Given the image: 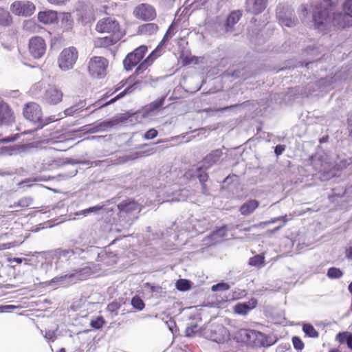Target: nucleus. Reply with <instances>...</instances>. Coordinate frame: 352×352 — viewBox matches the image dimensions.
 <instances>
[{
	"label": "nucleus",
	"instance_id": "1",
	"mask_svg": "<svg viewBox=\"0 0 352 352\" xmlns=\"http://www.w3.org/2000/svg\"><path fill=\"white\" fill-rule=\"evenodd\" d=\"M309 6L312 9V21L314 28L322 30L331 21L340 28L352 26V17L345 12L334 14L333 12V3L331 0H309Z\"/></svg>",
	"mask_w": 352,
	"mask_h": 352
},
{
	"label": "nucleus",
	"instance_id": "2",
	"mask_svg": "<svg viewBox=\"0 0 352 352\" xmlns=\"http://www.w3.org/2000/svg\"><path fill=\"white\" fill-rule=\"evenodd\" d=\"M99 248L94 245L86 246L85 248L74 247L72 248L54 250L52 258L56 260L55 268L58 270L61 265L66 263L68 265H78L80 260L94 259L98 256Z\"/></svg>",
	"mask_w": 352,
	"mask_h": 352
},
{
	"label": "nucleus",
	"instance_id": "3",
	"mask_svg": "<svg viewBox=\"0 0 352 352\" xmlns=\"http://www.w3.org/2000/svg\"><path fill=\"white\" fill-rule=\"evenodd\" d=\"M238 333L242 342L254 348L269 347L277 341L275 337L254 329H241Z\"/></svg>",
	"mask_w": 352,
	"mask_h": 352
},
{
	"label": "nucleus",
	"instance_id": "4",
	"mask_svg": "<svg viewBox=\"0 0 352 352\" xmlns=\"http://www.w3.org/2000/svg\"><path fill=\"white\" fill-rule=\"evenodd\" d=\"M118 219L124 228H128L138 218L141 206L132 199H126L117 205Z\"/></svg>",
	"mask_w": 352,
	"mask_h": 352
},
{
	"label": "nucleus",
	"instance_id": "5",
	"mask_svg": "<svg viewBox=\"0 0 352 352\" xmlns=\"http://www.w3.org/2000/svg\"><path fill=\"white\" fill-rule=\"evenodd\" d=\"M23 115L27 120L36 126L34 131L41 129L55 120L52 116L43 118L41 107L38 104L34 102H30L24 104Z\"/></svg>",
	"mask_w": 352,
	"mask_h": 352
},
{
	"label": "nucleus",
	"instance_id": "6",
	"mask_svg": "<svg viewBox=\"0 0 352 352\" xmlns=\"http://www.w3.org/2000/svg\"><path fill=\"white\" fill-rule=\"evenodd\" d=\"M127 114L128 116L126 114L118 115L112 118L102 122H96L85 125L80 127L78 131H73V133L83 132L85 133H96L104 131L107 129L111 128L120 123H125L129 117L132 116V114H129V113H127Z\"/></svg>",
	"mask_w": 352,
	"mask_h": 352
},
{
	"label": "nucleus",
	"instance_id": "7",
	"mask_svg": "<svg viewBox=\"0 0 352 352\" xmlns=\"http://www.w3.org/2000/svg\"><path fill=\"white\" fill-rule=\"evenodd\" d=\"M322 46L317 44L307 46L302 52V55L307 58L299 63V67H305L307 71L311 70L309 74L315 76L318 70H315L314 66L316 67L320 62L318 56L322 53Z\"/></svg>",
	"mask_w": 352,
	"mask_h": 352
},
{
	"label": "nucleus",
	"instance_id": "8",
	"mask_svg": "<svg viewBox=\"0 0 352 352\" xmlns=\"http://www.w3.org/2000/svg\"><path fill=\"white\" fill-rule=\"evenodd\" d=\"M276 16L282 26L293 28L298 23L294 10L287 5L278 4L276 8Z\"/></svg>",
	"mask_w": 352,
	"mask_h": 352
},
{
	"label": "nucleus",
	"instance_id": "9",
	"mask_svg": "<svg viewBox=\"0 0 352 352\" xmlns=\"http://www.w3.org/2000/svg\"><path fill=\"white\" fill-rule=\"evenodd\" d=\"M205 337L211 341L223 344L230 340V332L223 325H212L211 328L204 332Z\"/></svg>",
	"mask_w": 352,
	"mask_h": 352
},
{
	"label": "nucleus",
	"instance_id": "10",
	"mask_svg": "<svg viewBox=\"0 0 352 352\" xmlns=\"http://www.w3.org/2000/svg\"><path fill=\"white\" fill-rule=\"evenodd\" d=\"M78 59V51L76 47L64 49L59 55L58 63L59 67L64 71L73 68Z\"/></svg>",
	"mask_w": 352,
	"mask_h": 352
},
{
	"label": "nucleus",
	"instance_id": "11",
	"mask_svg": "<svg viewBox=\"0 0 352 352\" xmlns=\"http://www.w3.org/2000/svg\"><path fill=\"white\" fill-rule=\"evenodd\" d=\"M107 66L108 61L105 58L94 56L89 63L88 71L92 77L102 78L106 76Z\"/></svg>",
	"mask_w": 352,
	"mask_h": 352
},
{
	"label": "nucleus",
	"instance_id": "12",
	"mask_svg": "<svg viewBox=\"0 0 352 352\" xmlns=\"http://www.w3.org/2000/svg\"><path fill=\"white\" fill-rule=\"evenodd\" d=\"M166 95H163L151 103L144 106L141 109L135 112L136 114L140 115L143 118H147L154 115L155 113L163 109Z\"/></svg>",
	"mask_w": 352,
	"mask_h": 352
},
{
	"label": "nucleus",
	"instance_id": "13",
	"mask_svg": "<svg viewBox=\"0 0 352 352\" xmlns=\"http://www.w3.org/2000/svg\"><path fill=\"white\" fill-rule=\"evenodd\" d=\"M35 6L29 1H15L10 6V10L17 16H30L35 11Z\"/></svg>",
	"mask_w": 352,
	"mask_h": 352
},
{
	"label": "nucleus",
	"instance_id": "14",
	"mask_svg": "<svg viewBox=\"0 0 352 352\" xmlns=\"http://www.w3.org/2000/svg\"><path fill=\"white\" fill-rule=\"evenodd\" d=\"M29 51L34 58H41L46 51V44L44 39L41 36L32 37L29 41Z\"/></svg>",
	"mask_w": 352,
	"mask_h": 352
},
{
	"label": "nucleus",
	"instance_id": "15",
	"mask_svg": "<svg viewBox=\"0 0 352 352\" xmlns=\"http://www.w3.org/2000/svg\"><path fill=\"white\" fill-rule=\"evenodd\" d=\"M96 30L100 33L116 34L120 30V25L116 19L107 17L100 20L96 28Z\"/></svg>",
	"mask_w": 352,
	"mask_h": 352
},
{
	"label": "nucleus",
	"instance_id": "16",
	"mask_svg": "<svg viewBox=\"0 0 352 352\" xmlns=\"http://www.w3.org/2000/svg\"><path fill=\"white\" fill-rule=\"evenodd\" d=\"M135 15L144 21H151L156 17L154 8L146 3H142L134 10Z\"/></svg>",
	"mask_w": 352,
	"mask_h": 352
},
{
	"label": "nucleus",
	"instance_id": "17",
	"mask_svg": "<svg viewBox=\"0 0 352 352\" xmlns=\"http://www.w3.org/2000/svg\"><path fill=\"white\" fill-rule=\"evenodd\" d=\"M267 3L268 0H245V8L248 13L258 15L266 9Z\"/></svg>",
	"mask_w": 352,
	"mask_h": 352
},
{
	"label": "nucleus",
	"instance_id": "18",
	"mask_svg": "<svg viewBox=\"0 0 352 352\" xmlns=\"http://www.w3.org/2000/svg\"><path fill=\"white\" fill-rule=\"evenodd\" d=\"M243 16L241 10H234L226 16L223 23L225 33L232 32L234 30V25L239 21Z\"/></svg>",
	"mask_w": 352,
	"mask_h": 352
},
{
	"label": "nucleus",
	"instance_id": "19",
	"mask_svg": "<svg viewBox=\"0 0 352 352\" xmlns=\"http://www.w3.org/2000/svg\"><path fill=\"white\" fill-rule=\"evenodd\" d=\"M14 122V112L9 104L0 101V126L10 125Z\"/></svg>",
	"mask_w": 352,
	"mask_h": 352
},
{
	"label": "nucleus",
	"instance_id": "20",
	"mask_svg": "<svg viewBox=\"0 0 352 352\" xmlns=\"http://www.w3.org/2000/svg\"><path fill=\"white\" fill-rule=\"evenodd\" d=\"M63 94L56 87L47 89L43 95V100L49 104H57L62 101Z\"/></svg>",
	"mask_w": 352,
	"mask_h": 352
},
{
	"label": "nucleus",
	"instance_id": "21",
	"mask_svg": "<svg viewBox=\"0 0 352 352\" xmlns=\"http://www.w3.org/2000/svg\"><path fill=\"white\" fill-rule=\"evenodd\" d=\"M257 304V299L252 298L248 301L236 303L234 307V311L239 315L245 316L254 309Z\"/></svg>",
	"mask_w": 352,
	"mask_h": 352
},
{
	"label": "nucleus",
	"instance_id": "22",
	"mask_svg": "<svg viewBox=\"0 0 352 352\" xmlns=\"http://www.w3.org/2000/svg\"><path fill=\"white\" fill-rule=\"evenodd\" d=\"M223 153L221 148H217L211 151L207 154L201 160L206 167L211 168L214 164H217L223 156Z\"/></svg>",
	"mask_w": 352,
	"mask_h": 352
},
{
	"label": "nucleus",
	"instance_id": "23",
	"mask_svg": "<svg viewBox=\"0 0 352 352\" xmlns=\"http://www.w3.org/2000/svg\"><path fill=\"white\" fill-rule=\"evenodd\" d=\"M37 16L38 20L45 25L53 24L58 21V12L52 10L40 11Z\"/></svg>",
	"mask_w": 352,
	"mask_h": 352
},
{
	"label": "nucleus",
	"instance_id": "24",
	"mask_svg": "<svg viewBox=\"0 0 352 352\" xmlns=\"http://www.w3.org/2000/svg\"><path fill=\"white\" fill-rule=\"evenodd\" d=\"M74 280V275L72 272L71 273H67L60 276H56L54 277L52 279H51L50 281L47 282L46 283L48 285L56 286L64 284H69Z\"/></svg>",
	"mask_w": 352,
	"mask_h": 352
},
{
	"label": "nucleus",
	"instance_id": "25",
	"mask_svg": "<svg viewBox=\"0 0 352 352\" xmlns=\"http://www.w3.org/2000/svg\"><path fill=\"white\" fill-rule=\"evenodd\" d=\"M259 201L256 199H248L240 206L239 211L243 216L250 215L259 206Z\"/></svg>",
	"mask_w": 352,
	"mask_h": 352
},
{
	"label": "nucleus",
	"instance_id": "26",
	"mask_svg": "<svg viewBox=\"0 0 352 352\" xmlns=\"http://www.w3.org/2000/svg\"><path fill=\"white\" fill-rule=\"evenodd\" d=\"M32 146L30 144H15L13 146H5L2 151L5 154L12 155L14 154H21L25 153Z\"/></svg>",
	"mask_w": 352,
	"mask_h": 352
},
{
	"label": "nucleus",
	"instance_id": "27",
	"mask_svg": "<svg viewBox=\"0 0 352 352\" xmlns=\"http://www.w3.org/2000/svg\"><path fill=\"white\" fill-rule=\"evenodd\" d=\"M337 177V170L334 168L327 169L325 167H323L317 173V177L321 182H327Z\"/></svg>",
	"mask_w": 352,
	"mask_h": 352
},
{
	"label": "nucleus",
	"instance_id": "28",
	"mask_svg": "<svg viewBox=\"0 0 352 352\" xmlns=\"http://www.w3.org/2000/svg\"><path fill=\"white\" fill-rule=\"evenodd\" d=\"M58 20L60 21L61 28L64 31H69L72 30L74 21L72 14L69 12L58 13Z\"/></svg>",
	"mask_w": 352,
	"mask_h": 352
},
{
	"label": "nucleus",
	"instance_id": "29",
	"mask_svg": "<svg viewBox=\"0 0 352 352\" xmlns=\"http://www.w3.org/2000/svg\"><path fill=\"white\" fill-rule=\"evenodd\" d=\"M228 232V227L223 225L221 227L216 228L208 236V238L211 239V243H216L219 239L223 238L226 236Z\"/></svg>",
	"mask_w": 352,
	"mask_h": 352
},
{
	"label": "nucleus",
	"instance_id": "30",
	"mask_svg": "<svg viewBox=\"0 0 352 352\" xmlns=\"http://www.w3.org/2000/svg\"><path fill=\"white\" fill-rule=\"evenodd\" d=\"M210 168V167H206L205 164L201 161L195 170V176L199 179V182H206L208 179V175L207 173V170Z\"/></svg>",
	"mask_w": 352,
	"mask_h": 352
},
{
	"label": "nucleus",
	"instance_id": "31",
	"mask_svg": "<svg viewBox=\"0 0 352 352\" xmlns=\"http://www.w3.org/2000/svg\"><path fill=\"white\" fill-rule=\"evenodd\" d=\"M87 105L86 100H80L74 105L67 108L64 110L63 113L65 116H73L75 113L82 111Z\"/></svg>",
	"mask_w": 352,
	"mask_h": 352
},
{
	"label": "nucleus",
	"instance_id": "32",
	"mask_svg": "<svg viewBox=\"0 0 352 352\" xmlns=\"http://www.w3.org/2000/svg\"><path fill=\"white\" fill-rule=\"evenodd\" d=\"M75 280H82L93 274V270L89 265L72 270Z\"/></svg>",
	"mask_w": 352,
	"mask_h": 352
},
{
	"label": "nucleus",
	"instance_id": "33",
	"mask_svg": "<svg viewBox=\"0 0 352 352\" xmlns=\"http://www.w3.org/2000/svg\"><path fill=\"white\" fill-rule=\"evenodd\" d=\"M336 340L340 344H346L347 347L352 350V333L349 331L339 332L336 335Z\"/></svg>",
	"mask_w": 352,
	"mask_h": 352
},
{
	"label": "nucleus",
	"instance_id": "34",
	"mask_svg": "<svg viewBox=\"0 0 352 352\" xmlns=\"http://www.w3.org/2000/svg\"><path fill=\"white\" fill-rule=\"evenodd\" d=\"M158 25L156 23H149L140 25L138 33L140 34H153L158 30Z\"/></svg>",
	"mask_w": 352,
	"mask_h": 352
},
{
	"label": "nucleus",
	"instance_id": "35",
	"mask_svg": "<svg viewBox=\"0 0 352 352\" xmlns=\"http://www.w3.org/2000/svg\"><path fill=\"white\" fill-rule=\"evenodd\" d=\"M302 330L305 336L310 338H317L319 337V332L309 322H303L302 324Z\"/></svg>",
	"mask_w": 352,
	"mask_h": 352
},
{
	"label": "nucleus",
	"instance_id": "36",
	"mask_svg": "<svg viewBox=\"0 0 352 352\" xmlns=\"http://www.w3.org/2000/svg\"><path fill=\"white\" fill-rule=\"evenodd\" d=\"M12 23V17L10 12L3 8H0V25L8 27Z\"/></svg>",
	"mask_w": 352,
	"mask_h": 352
},
{
	"label": "nucleus",
	"instance_id": "37",
	"mask_svg": "<svg viewBox=\"0 0 352 352\" xmlns=\"http://www.w3.org/2000/svg\"><path fill=\"white\" fill-rule=\"evenodd\" d=\"M336 82V78L335 76H327L321 78L318 82V85L324 89H331L333 88V85Z\"/></svg>",
	"mask_w": 352,
	"mask_h": 352
},
{
	"label": "nucleus",
	"instance_id": "38",
	"mask_svg": "<svg viewBox=\"0 0 352 352\" xmlns=\"http://www.w3.org/2000/svg\"><path fill=\"white\" fill-rule=\"evenodd\" d=\"M148 48L146 45H140L138 47L135 48L133 52L128 54V59L131 56H136L139 59L140 61L142 60L144 55L147 52Z\"/></svg>",
	"mask_w": 352,
	"mask_h": 352
},
{
	"label": "nucleus",
	"instance_id": "39",
	"mask_svg": "<svg viewBox=\"0 0 352 352\" xmlns=\"http://www.w3.org/2000/svg\"><path fill=\"white\" fill-rule=\"evenodd\" d=\"M175 287L180 292H186L191 289L192 282L188 279H179L175 283Z\"/></svg>",
	"mask_w": 352,
	"mask_h": 352
},
{
	"label": "nucleus",
	"instance_id": "40",
	"mask_svg": "<svg viewBox=\"0 0 352 352\" xmlns=\"http://www.w3.org/2000/svg\"><path fill=\"white\" fill-rule=\"evenodd\" d=\"M128 54L126 56L123 60L124 68L126 71H131L135 65H137L140 61L136 56H131L128 59Z\"/></svg>",
	"mask_w": 352,
	"mask_h": 352
},
{
	"label": "nucleus",
	"instance_id": "41",
	"mask_svg": "<svg viewBox=\"0 0 352 352\" xmlns=\"http://www.w3.org/2000/svg\"><path fill=\"white\" fill-rule=\"evenodd\" d=\"M265 256L263 254H256L250 257L248 261V264L251 266L261 267L264 265Z\"/></svg>",
	"mask_w": 352,
	"mask_h": 352
},
{
	"label": "nucleus",
	"instance_id": "42",
	"mask_svg": "<svg viewBox=\"0 0 352 352\" xmlns=\"http://www.w3.org/2000/svg\"><path fill=\"white\" fill-rule=\"evenodd\" d=\"M148 66L143 61L141 62L137 66L134 73L129 77L128 81L132 82L133 80H135L138 76H139L144 72V71L148 68Z\"/></svg>",
	"mask_w": 352,
	"mask_h": 352
},
{
	"label": "nucleus",
	"instance_id": "43",
	"mask_svg": "<svg viewBox=\"0 0 352 352\" xmlns=\"http://www.w3.org/2000/svg\"><path fill=\"white\" fill-rule=\"evenodd\" d=\"M343 271L336 267H331L327 270V276L330 279H338L342 277Z\"/></svg>",
	"mask_w": 352,
	"mask_h": 352
},
{
	"label": "nucleus",
	"instance_id": "44",
	"mask_svg": "<svg viewBox=\"0 0 352 352\" xmlns=\"http://www.w3.org/2000/svg\"><path fill=\"white\" fill-rule=\"evenodd\" d=\"M170 232H172L171 229H166L165 232H156L153 234V240L156 241L155 243L159 245H162L163 243L166 242V236Z\"/></svg>",
	"mask_w": 352,
	"mask_h": 352
},
{
	"label": "nucleus",
	"instance_id": "45",
	"mask_svg": "<svg viewBox=\"0 0 352 352\" xmlns=\"http://www.w3.org/2000/svg\"><path fill=\"white\" fill-rule=\"evenodd\" d=\"M116 42L117 38L113 35L101 38L98 41V45L104 47L113 45Z\"/></svg>",
	"mask_w": 352,
	"mask_h": 352
},
{
	"label": "nucleus",
	"instance_id": "46",
	"mask_svg": "<svg viewBox=\"0 0 352 352\" xmlns=\"http://www.w3.org/2000/svg\"><path fill=\"white\" fill-rule=\"evenodd\" d=\"M131 305L133 309L138 311H142L145 307L144 300L138 295L134 296L131 300Z\"/></svg>",
	"mask_w": 352,
	"mask_h": 352
},
{
	"label": "nucleus",
	"instance_id": "47",
	"mask_svg": "<svg viewBox=\"0 0 352 352\" xmlns=\"http://www.w3.org/2000/svg\"><path fill=\"white\" fill-rule=\"evenodd\" d=\"M105 322L106 321L103 316H98L96 318L91 320L90 326L94 329H100Z\"/></svg>",
	"mask_w": 352,
	"mask_h": 352
},
{
	"label": "nucleus",
	"instance_id": "48",
	"mask_svg": "<svg viewBox=\"0 0 352 352\" xmlns=\"http://www.w3.org/2000/svg\"><path fill=\"white\" fill-rule=\"evenodd\" d=\"M161 52H158V49L155 48L150 53V54L143 60L148 66L153 64L154 60L161 55Z\"/></svg>",
	"mask_w": 352,
	"mask_h": 352
},
{
	"label": "nucleus",
	"instance_id": "49",
	"mask_svg": "<svg viewBox=\"0 0 352 352\" xmlns=\"http://www.w3.org/2000/svg\"><path fill=\"white\" fill-rule=\"evenodd\" d=\"M230 288L229 283L224 282L223 280L214 284L212 286L211 290L214 292L219 291H227Z\"/></svg>",
	"mask_w": 352,
	"mask_h": 352
},
{
	"label": "nucleus",
	"instance_id": "50",
	"mask_svg": "<svg viewBox=\"0 0 352 352\" xmlns=\"http://www.w3.org/2000/svg\"><path fill=\"white\" fill-rule=\"evenodd\" d=\"M104 209V206L96 205L84 209L81 211V214L86 216L91 213L98 214L100 210Z\"/></svg>",
	"mask_w": 352,
	"mask_h": 352
},
{
	"label": "nucleus",
	"instance_id": "51",
	"mask_svg": "<svg viewBox=\"0 0 352 352\" xmlns=\"http://www.w3.org/2000/svg\"><path fill=\"white\" fill-rule=\"evenodd\" d=\"M292 344L294 346V348L298 351H301L304 347L305 344L301 338L297 336H294L292 338Z\"/></svg>",
	"mask_w": 352,
	"mask_h": 352
},
{
	"label": "nucleus",
	"instance_id": "52",
	"mask_svg": "<svg viewBox=\"0 0 352 352\" xmlns=\"http://www.w3.org/2000/svg\"><path fill=\"white\" fill-rule=\"evenodd\" d=\"M144 287L149 289L152 293L161 294L162 292V287L158 285H155L151 283H145Z\"/></svg>",
	"mask_w": 352,
	"mask_h": 352
},
{
	"label": "nucleus",
	"instance_id": "53",
	"mask_svg": "<svg viewBox=\"0 0 352 352\" xmlns=\"http://www.w3.org/2000/svg\"><path fill=\"white\" fill-rule=\"evenodd\" d=\"M198 325L197 324H192L186 328L185 336L188 338L194 337L197 332Z\"/></svg>",
	"mask_w": 352,
	"mask_h": 352
},
{
	"label": "nucleus",
	"instance_id": "54",
	"mask_svg": "<svg viewBox=\"0 0 352 352\" xmlns=\"http://www.w3.org/2000/svg\"><path fill=\"white\" fill-rule=\"evenodd\" d=\"M132 83L128 85L124 90L127 94L133 93L136 89H138L140 85L142 83L140 80H135L131 82Z\"/></svg>",
	"mask_w": 352,
	"mask_h": 352
},
{
	"label": "nucleus",
	"instance_id": "55",
	"mask_svg": "<svg viewBox=\"0 0 352 352\" xmlns=\"http://www.w3.org/2000/svg\"><path fill=\"white\" fill-rule=\"evenodd\" d=\"M158 135V132L157 131L154 129V128H151V129H149L148 130H147L144 134V138L145 140H152L155 138H156Z\"/></svg>",
	"mask_w": 352,
	"mask_h": 352
},
{
	"label": "nucleus",
	"instance_id": "56",
	"mask_svg": "<svg viewBox=\"0 0 352 352\" xmlns=\"http://www.w3.org/2000/svg\"><path fill=\"white\" fill-rule=\"evenodd\" d=\"M32 199L30 197H23L17 201V206L21 208L28 207L32 204Z\"/></svg>",
	"mask_w": 352,
	"mask_h": 352
},
{
	"label": "nucleus",
	"instance_id": "57",
	"mask_svg": "<svg viewBox=\"0 0 352 352\" xmlns=\"http://www.w3.org/2000/svg\"><path fill=\"white\" fill-rule=\"evenodd\" d=\"M343 12L352 17V0H346L343 3Z\"/></svg>",
	"mask_w": 352,
	"mask_h": 352
},
{
	"label": "nucleus",
	"instance_id": "58",
	"mask_svg": "<svg viewBox=\"0 0 352 352\" xmlns=\"http://www.w3.org/2000/svg\"><path fill=\"white\" fill-rule=\"evenodd\" d=\"M225 75L227 76H231L234 78H239L241 77V71L239 69H228L225 72Z\"/></svg>",
	"mask_w": 352,
	"mask_h": 352
},
{
	"label": "nucleus",
	"instance_id": "59",
	"mask_svg": "<svg viewBox=\"0 0 352 352\" xmlns=\"http://www.w3.org/2000/svg\"><path fill=\"white\" fill-rule=\"evenodd\" d=\"M19 138V133L8 135V136H6V137H4V138L0 139V142L1 143L13 142L16 141Z\"/></svg>",
	"mask_w": 352,
	"mask_h": 352
},
{
	"label": "nucleus",
	"instance_id": "60",
	"mask_svg": "<svg viewBox=\"0 0 352 352\" xmlns=\"http://www.w3.org/2000/svg\"><path fill=\"white\" fill-rule=\"evenodd\" d=\"M346 124L349 135L352 138V111L347 115Z\"/></svg>",
	"mask_w": 352,
	"mask_h": 352
},
{
	"label": "nucleus",
	"instance_id": "61",
	"mask_svg": "<svg viewBox=\"0 0 352 352\" xmlns=\"http://www.w3.org/2000/svg\"><path fill=\"white\" fill-rule=\"evenodd\" d=\"M56 330H48L45 331V338L51 341L54 342L56 339Z\"/></svg>",
	"mask_w": 352,
	"mask_h": 352
},
{
	"label": "nucleus",
	"instance_id": "62",
	"mask_svg": "<svg viewBox=\"0 0 352 352\" xmlns=\"http://www.w3.org/2000/svg\"><path fill=\"white\" fill-rule=\"evenodd\" d=\"M194 56H185L184 53L180 55V58L184 65H188L192 63Z\"/></svg>",
	"mask_w": 352,
	"mask_h": 352
},
{
	"label": "nucleus",
	"instance_id": "63",
	"mask_svg": "<svg viewBox=\"0 0 352 352\" xmlns=\"http://www.w3.org/2000/svg\"><path fill=\"white\" fill-rule=\"evenodd\" d=\"M120 308V303L112 302L107 305V310L111 312H116Z\"/></svg>",
	"mask_w": 352,
	"mask_h": 352
},
{
	"label": "nucleus",
	"instance_id": "64",
	"mask_svg": "<svg viewBox=\"0 0 352 352\" xmlns=\"http://www.w3.org/2000/svg\"><path fill=\"white\" fill-rule=\"evenodd\" d=\"M285 149V146L283 144H277L274 147V153L278 157L283 153Z\"/></svg>",
	"mask_w": 352,
	"mask_h": 352
}]
</instances>
